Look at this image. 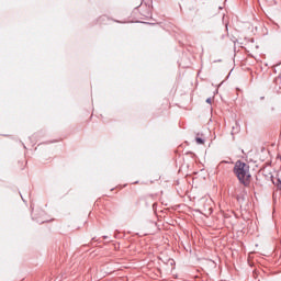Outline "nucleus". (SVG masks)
Returning <instances> with one entry per match:
<instances>
[{
  "label": "nucleus",
  "instance_id": "obj_1",
  "mask_svg": "<svg viewBox=\"0 0 281 281\" xmlns=\"http://www.w3.org/2000/svg\"><path fill=\"white\" fill-rule=\"evenodd\" d=\"M234 173L236 175L238 181L243 183V186H249L251 181V173L249 172V165L238 160L234 167Z\"/></svg>",
  "mask_w": 281,
  "mask_h": 281
},
{
  "label": "nucleus",
  "instance_id": "obj_2",
  "mask_svg": "<svg viewBox=\"0 0 281 281\" xmlns=\"http://www.w3.org/2000/svg\"><path fill=\"white\" fill-rule=\"evenodd\" d=\"M195 142H196V144H205V139H203L201 137H195Z\"/></svg>",
  "mask_w": 281,
  "mask_h": 281
},
{
  "label": "nucleus",
  "instance_id": "obj_3",
  "mask_svg": "<svg viewBox=\"0 0 281 281\" xmlns=\"http://www.w3.org/2000/svg\"><path fill=\"white\" fill-rule=\"evenodd\" d=\"M207 104H212V98L206 99Z\"/></svg>",
  "mask_w": 281,
  "mask_h": 281
}]
</instances>
